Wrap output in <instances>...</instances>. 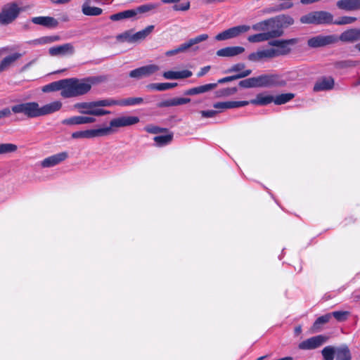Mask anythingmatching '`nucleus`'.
I'll list each match as a JSON object with an SVG mask.
<instances>
[{
    "label": "nucleus",
    "instance_id": "30",
    "mask_svg": "<svg viewBox=\"0 0 360 360\" xmlns=\"http://www.w3.org/2000/svg\"><path fill=\"white\" fill-rule=\"evenodd\" d=\"M177 86V83H151L147 85V89L158 91H166Z\"/></svg>",
    "mask_w": 360,
    "mask_h": 360
},
{
    "label": "nucleus",
    "instance_id": "27",
    "mask_svg": "<svg viewBox=\"0 0 360 360\" xmlns=\"http://www.w3.org/2000/svg\"><path fill=\"white\" fill-rule=\"evenodd\" d=\"M22 54L19 53H14L4 57L0 62V70L1 72L4 71L8 67H10L13 63L21 58Z\"/></svg>",
    "mask_w": 360,
    "mask_h": 360
},
{
    "label": "nucleus",
    "instance_id": "22",
    "mask_svg": "<svg viewBox=\"0 0 360 360\" xmlns=\"http://www.w3.org/2000/svg\"><path fill=\"white\" fill-rule=\"evenodd\" d=\"M334 84V79L332 77H323L316 82L313 89L316 92L330 90L333 88Z\"/></svg>",
    "mask_w": 360,
    "mask_h": 360
},
{
    "label": "nucleus",
    "instance_id": "20",
    "mask_svg": "<svg viewBox=\"0 0 360 360\" xmlns=\"http://www.w3.org/2000/svg\"><path fill=\"white\" fill-rule=\"evenodd\" d=\"M191 101L189 98H172L162 101L157 104L158 108H168L188 103Z\"/></svg>",
    "mask_w": 360,
    "mask_h": 360
},
{
    "label": "nucleus",
    "instance_id": "2",
    "mask_svg": "<svg viewBox=\"0 0 360 360\" xmlns=\"http://www.w3.org/2000/svg\"><path fill=\"white\" fill-rule=\"evenodd\" d=\"M39 103L34 101L19 103L11 106V114L23 115L27 118L39 117Z\"/></svg>",
    "mask_w": 360,
    "mask_h": 360
},
{
    "label": "nucleus",
    "instance_id": "21",
    "mask_svg": "<svg viewBox=\"0 0 360 360\" xmlns=\"http://www.w3.org/2000/svg\"><path fill=\"white\" fill-rule=\"evenodd\" d=\"M336 5L338 8L347 11L360 10V0H339Z\"/></svg>",
    "mask_w": 360,
    "mask_h": 360
},
{
    "label": "nucleus",
    "instance_id": "33",
    "mask_svg": "<svg viewBox=\"0 0 360 360\" xmlns=\"http://www.w3.org/2000/svg\"><path fill=\"white\" fill-rule=\"evenodd\" d=\"M136 15L137 11H135L134 9H131L111 15L110 19L113 21H117L125 18H131Z\"/></svg>",
    "mask_w": 360,
    "mask_h": 360
},
{
    "label": "nucleus",
    "instance_id": "32",
    "mask_svg": "<svg viewBox=\"0 0 360 360\" xmlns=\"http://www.w3.org/2000/svg\"><path fill=\"white\" fill-rule=\"evenodd\" d=\"M318 25L333 23V16L327 11H316Z\"/></svg>",
    "mask_w": 360,
    "mask_h": 360
},
{
    "label": "nucleus",
    "instance_id": "38",
    "mask_svg": "<svg viewBox=\"0 0 360 360\" xmlns=\"http://www.w3.org/2000/svg\"><path fill=\"white\" fill-rule=\"evenodd\" d=\"M250 26L247 25H241L235 26L230 28L232 39L238 37L239 35L248 32L250 30Z\"/></svg>",
    "mask_w": 360,
    "mask_h": 360
},
{
    "label": "nucleus",
    "instance_id": "51",
    "mask_svg": "<svg viewBox=\"0 0 360 360\" xmlns=\"http://www.w3.org/2000/svg\"><path fill=\"white\" fill-rule=\"evenodd\" d=\"M245 68V65L244 63H236V64H234L233 65H232L230 68L226 70L225 71V72L226 73L238 72V74L240 72L245 71V70H244Z\"/></svg>",
    "mask_w": 360,
    "mask_h": 360
},
{
    "label": "nucleus",
    "instance_id": "28",
    "mask_svg": "<svg viewBox=\"0 0 360 360\" xmlns=\"http://www.w3.org/2000/svg\"><path fill=\"white\" fill-rule=\"evenodd\" d=\"M89 0H86L82 5V11L84 15L89 16H97L102 13L103 10L98 7L90 6Z\"/></svg>",
    "mask_w": 360,
    "mask_h": 360
},
{
    "label": "nucleus",
    "instance_id": "7",
    "mask_svg": "<svg viewBox=\"0 0 360 360\" xmlns=\"http://www.w3.org/2000/svg\"><path fill=\"white\" fill-rule=\"evenodd\" d=\"M160 70V67L155 64H150L139 67L129 72V76L137 80L149 77Z\"/></svg>",
    "mask_w": 360,
    "mask_h": 360
},
{
    "label": "nucleus",
    "instance_id": "18",
    "mask_svg": "<svg viewBox=\"0 0 360 360\" xmlns=\"http://www.w3.org/2000/svg\"><path fill=\"white\" fill-rule=\"evenodd\" d=\"M61 107L62 103L58 101L51 102L50 103L43 105L42 107H40L39 105V117L44 116L58 111L61 108Z\"/></svg>",
    "mask_w": 360,
    "mask_h": 360
},
{
    "label": "nucleus",
    "instance_id": "13",
    "mask_svg": "<svg viewBox=\"0 0 360 360\" xmlns=\"http://www.w3.org/2000/svg\"><path fill=\"white\" fill-rule=\"evenodd\" d=\"M248 105V101H229L215 103H214L213 107L215 109H217L218 111H219V112H220L226 109L238 108L246 106Z\"/></svg>",
    "mask_w": 360,
    "mask_h": 360
},
{
    "label": "nucleus",
    "instance_id": "46",
    "mask_svg": "<svg viewBox=\"0 0 360 360\" xmlns=\"http://www.w3.org/2000/svg\"><path fill=\"white\" fill-rule=\"evenodd\" d=\"M18 150V146L13 143H0V155L14 153Z\"/></svg>",
    "mask_w": 360,
    "mask_h": 360
},
{
    "label": "nucleus",
    "instance_id": "61",
    "mask_svg": "<svg viewBox=\"0 0 360 360\" xmlns=\"http://www.w3.org/2000/svg\"><path fill=\"white\" fill-rule=\"evenodd\" d=\"M177 74H178V79L188 78V77H191L193 75L192 72L190 70H188L177 71Z\"/></svg>",
    "mask_w": 360,
    "mask_h": 360
},
{
    "label": "nucleus",
    "instance_id": "16",
    "mask_svg": "<svg viewBox=\"0 0 360 360\" xmlns=\"http://www.w3.org/2000/svg\"><path fill=\"white\" fill-rule=\"evenodd\" d=\"M343 42H354L360 40V29H349L343 32L338 37Z\"/></svg>",
    "mask_w": 360,
    "mask_h": 360
},
{
    "label": "nucleus",
    "instance_id": "62",
    "mask_svg": "<svg viewBox=\"0 0 360 360\" xmlns=\"http://www.w3.org/2000/svg\"><path fill=\"white\" fill-rule=\"evenodd\" d=\"M238 91L236 87L226 88L221 91V95L224 96H228L236 94Z\"/></svg>",
    "mask_w": 360,
    "mask_h": 360
},
{
    "label": "nucleus",
    "instance_id": "49",
    "mask_svg": "<svg viewBox=\"0 0 360 360\" xmlns=\"http://www.w3.org/2000/svg\"><path fill=\"white\" fill-rule=\"evenodd\" d=\"M239 86L242 88H256L257 87V79L255 77H250L239 82Z\"/></svg>",
    "mask_w": 360,
    "mask_h": 360
},
{
    "label": "nucleus",
    "instance_id": "3",
    "mask_svg": "<svg viewBox=\"0 0 360 360\" xmlns=\"http://www.w3.org/2000/svg\"><path fill=\"white\" fill-rule=\"evenodd\" d=\"M22 11L15 2L5 4L0 12V25H7L12 23Z\"/></svg>",
    "mask_w": 360,
    "mask_h": 360
},
{
    "label": "nucleus",
    "instance_id": "40",
    "mask_svg": "<svg viewBox=\"0 0 360 360\" xmlns=\"http://www.w3.org/2000/svg\"><path fill=\"white\" fill-rule=\"evenodd\" d=\"M337 348L333 346H326L322 349L321 354L324 360H334Z\"/></svg>",
    "mask_w": 360,
    "mask_h": 360
},
{
    "label": "nucleus",
    "instance_id": "6",
    "mask_svg": "<svg viewBox=\"0 0 360 360\" xmlns=\"http://www.w3.org/2000/svg\"><path fill=\"white\" fill-rule=\"evenodd\" d=\"M338 41V36L335 34L323 35L319 34L311 37L307 41V45L312 49L323 47Z\"/></svg>",
    "mask_w": 360,
    "mask_h": 360
},
{
    "label": "nucleus",
    "instance_id": "24",
    "mask_svg": "<svg viewBox=\"0 0 360 360\" xmlns=\"http://www.w3.org/2000/svg\"><path fill=\"white\" fill-rule=\"evenodd\" d=\"M274 101V96L271 95L266 94L265 93L259 94L256 96L255 98L248 101L249 104H253L256 105H266Z\"/></svg>",
    "mask_w": 360,
    "mask_h": 360
},
{
    "label": "nucleus",
    "instance_id": "43",
    "mask_svg": "<svg viewBox=\"0 0 360 360\" xmlns=\"http://www.w3.org/2000/svg\"><path fill=\"white\" fill-rule=\"evenodd\" d=\"M300 20L302 24L318 25L316 11L310 12L302 16Z\"/></svg>",
    "mask_w": 360,
    "mask_h": 360
},
{
    "label": "nucleus",
    "instance_id": "48",
    "mask_svg": "<svg viewBox=\"0 0 360 360\" xmlns=\"http://www.w3.org/2000/svg\"><path fill=\"white\" fill-rule=\"evenodd\" d=\"M96 107H110L117 105V100L106 98L94 101Z\"/></svg>",
    "mask_w": 360,
    "mask_h": 360
},
{
    "label": "nucleus",
    "instance_id": "59",
    "mask_svg": "<svg viewBox=\"0 0 360 360\" xmlns=\"http://www.w3.org/2000/svg\"><path fill=\"white\" fill-rule=\"evenodd\" d=\"M163 77L166 79H178L177 71H166L163 73Z\"/></svg>",
    "mask_w": 360,
    "mask_h": 360
},
{
    "label": "nucleus",
    "instance_id": "63",
    "mask_svg": "<svg viewBox=\"0 0 360 360\" xmlns=\"http://www.w3.org/2000/svg\"><path fill=\"white\" fill-rule=\"evenodd\" d=\"M110 113V111L103 110L101 108H98V107L94 108L92 115L94 116H102L105 115H108Z\"/></svg>",
    "mask_w": 360,
    "mask_h": 360
},
{
    "label": "nucleus",
    "instance_id": "37",
    "mask_svg": "<svg viewBox=\"0 0 360 360\" xmlns=\"http://www.w3.org/2000/svg\"><path fill=\"white\" fill-rule=\"evenodd\" d=\"M351 353L347 346L337 348L336 360H351Z\"/></svg>",
    "mask_w": 360,
    "mask_h": 360
},
{
    "label": "nucleus",
    "instance_id": "53",
    "mask_svg": "<svg viewBox=\"0 0 360 360\" xmlns=\"http://www.w3.org/2000/svg\"><path fill=\"white\" fill-rule=\"evenodd\" d=\"M330 314H331V317L333 316L338 321H345L347 319V316L349 315L348 311H333V313H330Z\"/></svg>",
    "mask_w": 360,
    "mask_h": 360
},
{
    "label": "nucleus",
    "instance_id": "14",
    "mask_svg": "<svg viewBox=\"0 0 360 360\" xmlns=\"http://www.w3.org/2000/svg\"><path fill=\"white\" fill-rule=\"evenodd\" d=\"M95 121L96 119L93 117L73 116L63 120L62 124L65 125H79L93 123Z\"/></svg>",
    "mask_w": 360,
    "mask_h": 360
},
{
    "label": "nucleus",
    "instance_id": "45",
    "mask_svg": "<svg viewBox=\"0 0 360 360\" xmlns=\"http://www.w3.org/2000/svg\"><path fill=\"white\" fill-rule=\"evenodd\" d=\"M290 51V48L285 43L281 44L278 48H273V52L275 58L281 56H285L288 54Z\"/></svg>",
    "mask_w": 360,
    "mask_h": 360
},
{
    "label": "nucleus",
    "instance_id": "64",
    "mask_svg": "<svg viewBox=\"0 0 360 360\" xmlns=\"http://www.w3.org/2000/svg\"><path fill=\"white\" fill-rule=\"evenodd\" d=\"M11 116V110L9 108H4L0 110V120Z\"/></svg>",
    "mask_w": 360,
    "mask_h": 360
},
{
    "label": "nucleus",
    "instance_id": "12",
    "mask_svg": "<svg viewBox=\"0 0 360 360\" xmlns=\"http://www.w3.org/2000/svg\"><path fill=\"white\" fill-rule=\"evenodd\" d=\"M68 158L67 152H61L46 158L41 162V166L44 168L54 167L65 161Z\"/></svg>",
    "mask_w": 360,
    "mask_h": 360
},
{
    "label": "nucleus",
    "instance_id": "50",
    "mask_svg": "<svg viewBox=\"0 0 360 360\" xmlns=\"http://www.w3.org/2000/svg\"><path fill=\"white\" fill-rule=\"evenodd\" d=\"M356 20V18H355V17L343 16V17H341L340 18H339L338 20H336L333 23H334L335 25H348V24H352V23L354 22Z\"/></svg>",
    "mask_w": 360,
    "mask_h": 360
},
{
    "label": "nucleus",
    "instance_id": "35",
    "mask_svg": "<svg viewBox=\"0 0 360 360\" xmlns=\"http://www.w3.org/2000/svg\"><path fill=\"white\" fill-rule=\"evenodd\" d=\"M65 87V79L59 81L53 82L44 88V91H63Z\"/></svg>",
    "mask_w": 360,
    "mask_h": 360
},
{
    "label": "nucleus",
    "instance_id": "4",
    "mask_svg": "<svg viewBox=\"0 0 360 360\" xmlns=\"http://www.w3.org/2000/svg\"><path fill=\"white\" fill-rule=\"evenodd\" d=\"M139 118L136 116H120L110 120V124L105 127L108 135L117 131L118 128L131 126L137 124Z\"/></svg>",
    "mask_w": 360,
    "mask_h": 360
},
{
    "label": "nucleus",
    "instance_id": "36",
    "mask_svg": "<svg viewBox=\"0 0 360 360\" xmlns=\"http://www.w3.org/2000/svg\"><path fill=\"white\" fill-rule=\"evenodd\" d=\"M143 101L142 98L130 97L124 99L117 100V105L120 106H131L141 104L143 103Z\"/></svg>",
    "mask_w": 360,
    "mask_h": 360
},
{
    "label": "nucleus",
    "instance_id": "10",
    "mask_svg": "<svg viewBox=\"0 0 360 360\" xmlns=\"http://www.w3.org/2000/svg\"><path fill=\"white\" fill-rule=\"evenodd\" d=\"M327 337L322 335L314 336L301 342L299 344L298 347L303 350L314 349L321 346L327 341Z\"/></svg>",
    "mask_w": 360,
    "mask_h": 360
},
{
    "label": "nucleus",
    "instance_id": "41",
    "mask_svg": "<svg viewBox=\"0 0 360 360\" xmlns=\"http://www.w3.org/2000/svg\"><path fill=\"white\" fill-rule=\"evenodd\" d=\"M173 139V134H169L166 135H160L156 136L154 137V141L155 142L156 146H163L169 143Z\"/></svg>",
    "mask_w": 360,
    "mask_h": 360
},
{
    "label": "nucleus",
    "instance_id": "19",
    "mask_svg": "<svg viewBox=\"0 0 360 360\" xmlns=\"http://www.w3.org/2000/svg\"><path fill=\"white\" fill-rule=\"evenodd\" d=\"M244 51L245 49L243 46H229L218 50L217 55L220 57H233Z\"/></svg>",
    "mask_w": 360,
    "mask_h": 360
},
{
    "label": "nucleus",
    "instance_id": "60",
    "mask_svg": "<svg viewBox=\"0 0 360 360\" xmlns=\"http://www.w3.org/2000/svg\"><path fill=\"white\" fill-rule=\"evenodd\" d=\"M219 112L218 110H202L200 114L203 117H214Z\"/></svg>",
    "mask_w": 360,
    "mask_h": 360
},
{
    "label": "nucleus",
    "instance_id": "23",
    "mask_svg": "<svg viewBox=\"0 0 360 360\" xmlns=\"http://www.w3.org/2000/svg\"><path fill=\"white\" fill-rule=\"evenodd\" d=\"M217 86V84L215 83H211V84H207L202 86L193 87L191 89H188L185 92V95L188 96H193V95H197L203 94L207 91H210L214 89H215Z\"/></svg>",
    "mask_w": 360,
    "mask_h": 360
},
{
    "label": "nucleus",
    "instance_id": "34",
    "mask_svg": "<svg viewBox=\"0 0 360 360\" xmlns=\"http://www.w3.org/2000/svg\"><path fill=\"white\" fill-rule=\"evenodd\" d=\"M251 73H252L251 70H245L242 72H240L237 75H231V76H229V77H226L219 79L217 84H224V83L229 82L236 80L238 79L244 78V77L249 76Z\"/></svg>",
    "mask_w": 360,
    "mask_h": 360
},
{
    "label": "nucleus",
    "instance_id": "42",
    "mask_svg": "<svg viewBox=\"0 0 360 360\" xmlns=\"http://www.w3.org/2000/svg\"><path fill=\"white\" fill-rule=\"evenodd\" d=\"M209 36L207 34H200L194 38L190 39L188 41L185 42L184 44L188 50L189 48L192 47L195 44L207 40Z\"/></svg>",
    "mask_w": 360,
    "mask_h": 360
},
{
    "label": "nucleus",
    "instance_id": "17",
    "mask_svg": "<svg viewBox=\"0 0 360 360\" xmlns=\"http://www.w3.org/2000/svg\"><path fill=\"white\" fill-rule=\"evenodd\" d=\"M34 24L42 25L49 28H53L58 26V21L53 17L50 16H39L32 18Z\"/></svg>",
    "mask_w": 360,
    "mask_h": 360
},
{
    "label": "nucleus",
    "instance_id": "47",
    "mask_svg": "<svg viewBox=\"0 0 360 360\" xmlns=\"http://www.w3.org/2000/svg\"><path fill=\"white\" fill-rule=\"evenodd\" d=\"M117 39L121 42H129L133 43V33L132 30H127L118 34L117 36Z\"/></svg>",
    "mask_w": 360,
    "mask_h": 360
},
{
    "label": "nucleus",
    "instance_id": "5",
    "mask_svg": "<svg viewBox=\"0 0 360 360\" xmlns=\"http://www.w3.org/2000/svg\"><path fill=\"white\" fill-rule=\"evenodd\" d=\"M257 87L284 86L287 82L281 75L264 74L256 77Z\"/></svg>",
    "mask_w": 360,
    "mask_h": 360
},
{
    "label": "nucleus",
    "instance_id": "39",
    "mask_svg": "<svg viewBox=\"0 0 360 360\" xmlns=\"http://www.w3.org/2000/svg\"><path fill=\"white\" fill-rule=\"evenodd\" d=\"M295 97V94L292 93H287V94H282L280 95L276 96V97L274 96V101L273 102L276 105H282L288 103L291 99H292Z\"/></svg>",
    "mask_w": 360,
    "mask_h": 360
},
{
    "label": "nucleus",
    "instance_id": "29",
    "mask_svg": "<svg viewBox=\"0 0 360 360\" xmlns=\"http://www.w3.org/2000/svg\"><path fill=\"white\" fill-rule=\"evenodd\" d=\"M107 129L105 127L98 129H91L84 131V139H92L95 137H101L108 136Z\"/></svg>",
    "mask_w": 360,
    "mask_h": 360
},
{
    "label": "nucleus",
    "instance_id": "58",
    "mask_svg": "<svg viewBox=\"0 0 360 360\" xmlns=\"http://www.w3.org/2000/svg\"><path fill=\"white\" fill-rule=\"evenodd\" d=\"M30 45L32 46H39V45H44V44H48L46 42V37H42L36 39L30 40L27 42Z\"/></svg>",
    "mask_w": 360,
    "mask_h": 360
},
{
    "label": "nucleus",
    "instance_id": "31",
    "mask_svg": "<svg viewBox=\"0 0 360 360\" xmlns=\"http://www.w3.org/2000/svg\"><path fill=\"white\" fill-rule=\"evenodd\" d=\"M154 30V25H148L145 29L133 33V43L145 39Z\"/></svg>",
    "mask_w": 360,
    "mask_h": 360
},
{
    "label": "nucleus",
    "instance_id": "55",
    "mask_svg": "<svg viewBox=\"0 0 360 360\" xmlns=\"http://www.w3.org/2000/svg\"><path fill=\"white\" fill-rule=\"evenodd\" d=\"M232 39L230 28L226 30L215 36V39L217 41H224Z\"/></svg>",
    "mask_w": 360,
    "mask_h": 360
},
{
    "label": "nucleus",
    "instance_id": "57",
    "mask_svg": "<svg viewBox=\"0 0 360 360\" xmlns=\"http://www.w3.org/2000/svg\"><path fill=\"white\" fill-rule=\"evenodd\" d=\"M187 50L184 43V44H181L179 47L174 49H172V50H169V51H167L166 53H165V55L167 56H174V55H176L179 53H181V52H184Z\"/></svg>",
    "mask_w": 360,
    "mask_h": 360
},
{
    "label": "nucleus",
    "instance_id": "8",
    "mask_svg": "<svg viewBox=\"0 0 360 360\" xmlns=\"http://www.w3.org/2000/svg\"><path fill=\"white\" fill-rule=\"evenodd\" d=\"M283 34V30H269L266 32H262L258 34H255L252 35H250L248 37V40L250 43H259L265 41H269V39H274L282 36Z\"/></svg>",
    "mask_w": 360,
    "mask_h": 360
},
{
    "label": "nucleus",
    "instance_id": "54",
    "mask_svg": "<svg viewBox=\"0 0 360 360\" xmlns=\"http://www.w3.org/2000/svg\"><path fill=\"white\" fill-rule=\"evenodd\" d=\"M357 61L352 60H343L340 61L336 63V67L338 68H347L350 67H354L358 65Z\"/></svg>",
    "mask_w": 360,
    "mask_h": 360
},
{
    "label": "nucleus",
    "instance_id": "52",
    "mask_svg": "<svg viewBox=\"0 0 360 360\" xmlns=\"http://www.w3.org/2000/svg\"><path fill=\"white\" fill-rule=\"evenodd\" d=\"M191 3L189 1H185L179 4H174L172 7L175 11H187L190 9Z\"/></svg>",
    "mask_w": 360,
    "mask_h": 360
},
{
    "label": "nucleus",
    "instance_id": "9",
    "mask_svg": "<svg viewBox=\"0 0 360 360\" xmlns=\"http://www.w3.org/2000/svg\"><path fill=\"white\" fill-rule=\"evenodd\" d=\"M75 52L74 46L71 43H66L49 48V53L51 56L64 57L72 56Z\"/></svg>",
    "mask_w": 360,
    "mask_h": 360
},
{
    "label": "nucleus",
    "instance_id": "44",
    "mask_svg": "<svg viewBox=\"0 0 360 360\" xmlns=\"http://www.w3.org/2000/svg\"><path fill=\"white\" fill-rule=\"evenodd\" d=\"M330 319L331 314L329 313L319 317L313 324V329L315 331L319 330L321 326L328 323Z\"/></svg>",
    "mask_w": 360,
    "mask_h": 360
},
{
    "label": "nucleus",
    "instance_id": "11",
    "mask_svg": "<svg viewBox=\"0 0 360 360\" xmlns=\"http://www.w3.org/2000/svg\"><path fill=\"white\" fill-rule=\"evenodd\" d=\"M273 52V48L266 49H259L255 52L250 53L248 56V59L251 62H260L269 59L274 58Z\"/></svg>",
    "mask_w": 360,
    "mask_h": 360
},
{
    "label": "nucleus",
    "instance_id": "56",
    "mask_svg": "<svg viewBox=\"0 0 360 360\" xmlns=\"http://www.w3.org/2000/svg\"><path fill=\"white\" fill-rule=\"evenodd\" d=\"M155 8H156L155 5H154L153 4H148L141 5L134 10H135V11H137V13H146L148 11H150Z\"/></svg>",
    "mask_w": 360,
    "mask_h": 360
},
{
    "label": "nucleus",
    "instance_id": "25",
    "mask_svg": "<svg viewBox=\"0 0 360 360\" xmlns=\"http://www.w3.org/2000/svg\"><path fill=\"white\" fill-rule=\"evenodd\" d=\"M94 108H96L94 101L77 103L74 105V108L77 109L81 114L92 115Z\"/></svg>",
    "mask_w": 360,
    "mask_h": 360
},
{
    "label": "nucleus",
    "instance_id": "1",
    "mask_svg": "<svg viewBox=\"0 0 360 360\" xmlns=\"http://www.w3.org/2000/svg\"><path fill=\"white\" fill-rule=\"evenodd\" d=\"M99 81L98 77H89L83 79H65V87L63 91L60 92V95L63 98H72L86 94L91 90V85Z\"/></svg>",
    "mask_w": 360,
    "mask_h": 360
},
{
    "label": "nucleus",
    "instance_id": "26",
    "mask_svg": "<svg viewBox=\"0 0 360 360\" xmlns=\"http://www.w3.org/2000/svg\"><path fill=\"white\" fill-rule=\"evenodd\" d=\"M272 18L275 20V28L279 27L283 30L284 27H287L294 23V19L290 15H283Z\"/></svg>",
    "mask_w": 360,
    "mask_h": 360
},
{
    "label": "nucleus",
    "instance_id": "15",
    "mask_svg": "<svg viewBox=\"0 0 360 360\" xmlns=\"http://www.w3.org/2000/svg\"><path fill=\"white\" fill-rule=\"evenodd\" d=\"M274 21L275 20L272 18H271L252 25V28L255 31H259L262 32H266L269 30H274L278 29L282 30V29L279 27L275 28Z\"/></svg>",
    "mask_w": 360,
    "mask_h": 360
}]
</instances>
